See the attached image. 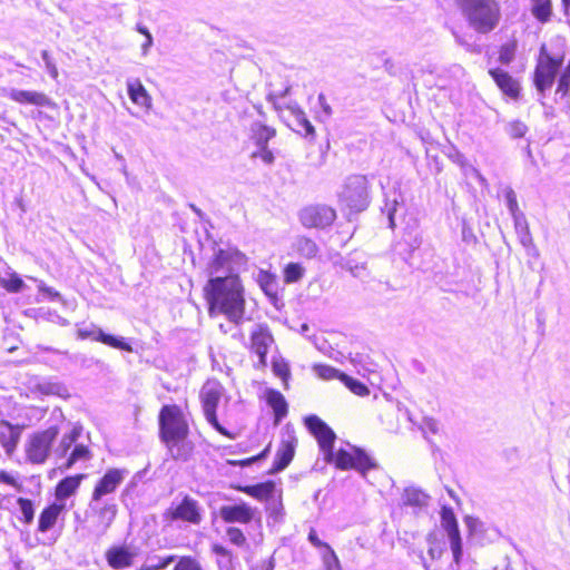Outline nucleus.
Here are the masks:
<instances>
[{"mask_svg":"<svg viewBox=\"0 0 570 570\" xmlns=\"http://www.w3.org/2000/svg\"><path fill=\"white\" fill-rule=\"evenodd\" d=\"M429 554L432 559H438L442 554V549L440 547H430Z\"/></svg>","mask_w":570,"mask_h":570,"instance_id":"61","label":"nucleus"},{"mask_svg":"<svg viewBox=\"0 0 570 570\" xmlns=\"http://www.w3.org/2000/svg\"><path fill=\"white\" fill-rule=\"evenodd\" d=\"M317 100H318V105L320 107L322 108L323 112L326 115V116H331L332 115V107L328 105V102L326 101V98L323 94L318 95L317 97Z\"/></svg>","mask_w":570,"mask_h":570,"instance_id":"57","label":"nucleus"},{"mask_svg":"<svg viewBox=\"0 0 570 570\" xmlns=\"http://www.w3.org/2000/svg\"><path fill=\"white\" fill-rule=\"evenodd\" d=\"M368 187L366 176H348L338 191L340 204L352 213H358L366 209L370 204Z\"/></svg>","mask_w":570,"mask_h":570,"instance_id":"6","label":"nucleus"},{"mask_svg":"<svg viewBox=\"0 0 570 570\" xmlns=\"http://www.w3.org/2000/svg\"><path fill=\"white\" fill-rule=\"evenodd\" d=\"M65 509L62 503H53L47 507L39 517L38 530L40 532H47L56 524L58 517Z\"/></svg>","mask_w":570,"mask_h":570,"instance_id":"27","label":"nucleus"},{"mask_svg":"<svg viewBox=\"0 0 570 570\" xmlns=\"http://www.w3.org/2000/svg\"><path fill=\"white\" fill-rule=\"evenodd\" d=\"M128 475L129 471L127 469L114 468L107 470L96 483L90 499L106 501L105 497L112 494Z\"/></svg>","mask_w":570,"mask_h":570,"instance_id":"15","label":"nucleus"},{"mask_svg":"<svg viewBox=\"0 0 570 570\" xmlns=\"http://www.w3.org/2000/svg\"><path fill=\"white\" fill-rule=\"evenodd\" d=\"M273 336L266 325H256L250 333V348L258 356V365H266V355L273 344Z\"/></svg>","mask_w":570,"mask_h":570,"instance_id":"18","label":"nucleus"},{"mask_svg":"<svg viewBox=\"0 0 570 570\" xmlns=\"http://www.w3.org/2000/svg\"><path fill=\"white\" fill-rule=\"evenodd\" d=\"M514 228L517 235L519 237L520 243L523 247L529 248L532 246V237L529 230V226L525 219V216L522 214H517L513 216Z\"/></svg>","mask_w":570,"mask_h":570,"instance_id":"33","label":"nucleus"},{"mask_svg":"<svg viewBox=\"0 0 570 570\" xmlns=\"http://www.w3.org/2000/svg\"><path fill=\"white\" fill-rule=\"evenodd\" d=\"M224 387L217 381H207L200 390V401L203 411L208 423L220 434L234 439L223 425L219 424L216 416V409L223 396Z\"/></svg>","mask_w":570,"mask_h":570,"instance_id":"9","label":"nucleus"},{"mask_svg":"<svg viewBox=\"0 0 570 570\" xmlns=\"http://www.w3.org/2000/svg\"><path fill=\"white\" fill-rule=\"evenodd\" d=\"M257 512V509L252 508L245 502L234 505H223L219 509L220 518L227 523H249Z\"/></svg>","mask_w":570,"mask_h":570,"instance_id":"20","label":"nucleus"},{"mask_svg":"<svg viewBox=\"0 0 570 570\" xmlns=\"http://www.w3.org/2000/svg\"><path fill=\"white\" fill-rule=\"evenodd\" d=\"M250 570H274V561L272 559L262 561L254 566Z\"/></svg>","mask_w":570,"mask_h":570,"instance_id":"58","label":"nucleus"},{"mask_svg":"<svg viewBox=\"0 0 570 570\" xmlns=\"http://www.w3.org/2000/svg\"><path fill=\"white\" fill-rule=\"evenodd\" d=\"M441 527L446 532L450 541V548L452 550L453 561L455 563V568L452 567V570H458L463 553L462 539L454 512L449 507H443L441 510Z\"/></svg>","mask_w":570,"mask_h":570,"instance_id":"13","label":"nucleus"},{"mask_svg":"<svg viewBox=\"0 0 570 570\" xmlns=\"http://www.w3.org/2000/svg\"><path fill=\"white\" fill-rule=\"evenodd\" d=\"M283 119L287 126L295 132L304 137H314L315 129L311 121L307 119L305 112L297 104H289L283 110Z\"/></svg>","mask_w":570,"mask_h":570,"instance_id":"17","label":"nucleus"},{"mask_svg":"<svg viewBox=\"0 0 570 570\" xmlns=\"http://www.w3.org/2000/svg\"><path fill=\"white\" fill-rule=\"evenodd\" d=\"M8 97L21 105H33L37 107H52V100L43 92L33 90L10 89Z\"/></svg>","mask_w":570,"mask_h":570,"instance_id":"21","label":"nucleus"},{"mask_svg":"<svg viewBox=\"0 0 570 570\" xmlns=\"http://www.w3.org/2000/svg\"><path fill=\"white\" fill-rule=\"evenodd\" d=\"M159 424L161 438L168 445L171 455L175 459L185 460L186 455L180 453L179 449L175 452L176 445L185 440L188 432L187 423L179 409L177 406H164L159 414Z\"/></svg>","mask_w":570,"mask_h":570,"instance_id":"5","label":"nucleus"},{"mask_svg":"<svg viewBox=\"0 0 570 570\" xmlns=\"http://www.w3.org/2000/svg\"><path fill=\"white\" fill-rule=\"evenodd\" d=\"M117 511V504L112 499H106V501L90 499L86 513L89 532L98 538L105 535L112 524Z\"/></svg>","mask_w":570,"mask_h":570,"instance_id":"8","label":"nucleus"},{"mask_svg":"<svg viewBox=\"0 0 570 570\" xmlns=\"http://www.w3.org/2000/svg\"><path fill=\"white\" fill-rule=\"evenodd\" d=\"M305 273V268L299 263H289L284 269L285 283L298 282Z\"/></svg>","mask_w":570,"mask_h":570,"instance_id":"36","label":"nucleus"},{"mask_svg":"<svg viewBox=\"0 0 570 570\" xmlns=\"http://www.w3.org/2000/svg\"><path fill=\"white\" fill-rule=\"evenodd\" d=\"M343 267L348 271L352 276L357 278H363L366 276V265L364 263L355 262L352 258H348Z\"/></svg>","mask_w":570,"mask_h":570,"instance_id":"45","label":"nucleus"},{"mask_svg":"<svg viewBox=\"0 0 570 570\" xmlns=\"http://www.w3.org/2000/svg\"><path fill=\"white\" fill-rule=\"evenodd\" d=\"M127 91L130 100L145 109H150L151 107V97L142 86L139 79H129L127 81Z\"/></svg>","mask_w":570,"mask_h":570,"instance_id":"25","label":"nucleus"},{"mask_svg":"<svg viewBox=\"0 0 570 570\" xmlns=\"http://www.w3.org/2000/svg\"><path fill=\"white\" fill-rule=\"evenodd\" d=\"M38 289L46 298L50 301H57L60 298V294L52 287L47 286L43 282H39Z\"/></svg>","mask_w":570,"mask_h":570,"instance_id":"53","label":"nucleus"},{"mask_svg":"<svg viewBox=\"0 0 570 570\" xmlns=\"http://www.w3.org/2000/svg\"><path fill=\"white\" fill-rule=\"evenodd\" d=\"M77 336L80 340H92L96 342H101L108 346L114 348H118L126 352H131V345L126 342L124 337L114 336L110 334H106L100 327L95 324H89L87 326L78 327Z\"/></svg>","mask_w":570,"mask_h":570,"instance_id":"16","label":"nucleus"},{"mask_svg":"<svg viewBox=\"0 0 570 570\" xmlns=\"http://www.w3.org/2000/svg\"><path fill=\"white\" fill-rule=\"evenodd\" d=\"M108 566L115 570L130 568L137 557L135 548L126 544L111 546L105 553Z\"/></svg>","mask_w":570,"mask_h":570,"instance_id":"19","label":"nucleus"},{"mask_svg":"<svg viewBox=\"0 0 570 570\" xmlns=\"http://www.w3.org/2000/svg\"><path fill=\"white\" fill-rule=\"evenodd\" d=\"M58 434V426L52 425L43 431H38L30 435L26 445L28 460L35 464L45 463L52 451V443L57 439Z\"/></svg>","mask_w":570,"mask_h":570,"instance_id":"10","label":"nucleus"},{"mask_svg":"<svg viewBox=\"0 0 570 570\" xmlns=\"http://www.w3.org/2000/svg\"><path fill=\"white\" fill-rule=\"evenodd\" d=\"M174 570H204L199 561L193 557H181Z\"/></svg>","mask_w":570,"mask_h":570,"instance_id":"47","label":"nucleus"},{"mask_svg":"<svg viewBox=\"0 0 570 570\" xmlns=\"http://www.w3.org/2000/svg\"><path fill=\"white\" fill-rule=\"evenodd\" d=\"M464 10L478 32L491 31L499 21V7L492 0H466Z\"/></svg>","mask_w":570,"mask_h":570,"instance_id":"7","label":"nucleus"},{"mask_svg":"<svg viewBox=\"0 0 570 570\" xmlns=\"http://www.w3.org/2000/svg\"><path fill=\"white\" fill-rule=\"evenodd\" d=\"M226 537L236 547H245L247 543L244 532L236 527H228L226 529Z\"/></svg>","mask_w":570,"mask_h":570,"instance_id":"42","label":"nucleus"},{"mask_svg":"<svg viewBox=\"0 0 570 570\" xmlns=\"http://www.w3.org/2000/svg\"><path fill=\"white\" fill-rule=\"evenodd\" d=\"M308 541L318 549H322L323 551H326V547H330L327 543L321 541L316 534L315 530H311L308 533Z\"/></svg>","mask_w":570,"mask_h":570,"instance_id":"55","label":"nucleus"},{"mask_svg":"<svg viewBox=\"0 0 570 570\" xmlns=\"http://www.w3.org/2000/svg\"><path fill=\"white\" fill-rule=\"evenodd\" d=\"M212 550L217 557L226 559V569L229 570L233 562L232 552L220 544H214L212 547Z\"/></svg>","mask_w":570,"mask_h":570,"instance_id":"50","label":"nucleus"},{"mask_svg":"<svg viewBox=\"0 0 570 570\" xmlns=\"http://www.w3.org/2000/svg\"><path fill=\"white\" fill-rule=\"evenodd\" d=\"M292 248L297 255L307 259L315 258L320 252L317 244L305 236L296 237L292 244Z\"/></svg>","mask_w":570,"mask_h":570,"instance_id":"29","label":"nucleus"},{"mask_svg":"<svg viewBox=\"0 0 570 570\" xmlns=\"http://www.w3.org/2000/svg\"><path fill=\"white\" fill-rule=\"evenodd\" d=\"M528 128L527 126L521 121H512L508 124L507 131L512 138H521L525 135Z\"/></svg>","mask_w":570,"mask_h":570,"instance_id":"49","label":"nucleus"},{"mask_svg":"<svg viewBox=\"0 0 570 570\" xmlns=\"http://www.w3.org/2000/svg\"><path fill=\"white\" fill-rule=\"evenodd\" d=\"M205 296L209 305V315H225L228 321L238 325L244 320L245 297L244 286L239 277L226 279H208L204 287Z\"/></svg>","mask_w":570,"mask_h":570,"instance_id":"2","label":"nucleus"},{"mask_svg":"<svg viewBox=\"0 0 570 570\" xmlns=\"http://www.w3.org/2000/svg\"><path fill=\"white\" fill-rule=\"evenodd\" d=\"M307 429L317 439L326 462H333L340 470H355L365 479L370 470L376 469L377 463L363 450L351 448L333 451L335 434L318 416L311 415L305 419Z\"/></svg>","mask_w":570,"mask_h":570,"instance_id":"1","label":"nucleus"},{"mask_svg":"<svg viewBox=\"0 0 570 570\" xmlns=\"http://www.w3.org/2000/svg\"><path fill=\"white\" fill-rule=\"evenodd\" d=\"M42 60L45 62V67L47 69V72L53 78L57 79L58 77V69L52 61L51 57L49 56V52L47 50H43L41 52Z\"/></svg>","mask_w":570,"mask_h":570,"instance_id":"51","label":"nucleus"},{"mask_svg":"<svg viewBox=\"0 0 570 570\" xmlns=\"http://www.w3.org/2000/svg\"><path fill=\"white\" fill-rule=\"evenodd\" d=\"M341 382H343L344 385L351 392H353L354 394H356L358 396H365V395H367L370 393V391H368L366 385H364L360 381L354 380L353 377H351V376H348L346 374H342Z\"/></svg>","mask_w":570,"mask_h":570,"instance_id":"38","label":"nucleus"},{"mask_svg":"<svg viewBox=\"0 0 570 570\" xmlns=\"http://www.w3.org/2000/svg\"><path fill=\"white\" fill-rule=\"evenodd\" d=\"M17 502L19 504L23 521L26 523H31L35 517L32 502L24 498H19Z\"/></svg>","mask_w":570,"mask_h":570,"instance_id":"46","label":"nucleus"},{"mask_svg":"<svg viewBox=\"0 0 570 570\" xmlns=\"http://www.w3.org/2000/svg\"><path fill=\"white\" fill-rule=\"evenodd\" d=\"M176 559L175 556L168 557H158L151 556L148 557L145 563L141 566L140 570H163Z\"/></svg>","mask_w":570,"mask_h":570,"instance_id":"34","label":"nucleus"},{"mask_svg":"<svg viewBox=\"0 0 570 570\" xmlns=\"http://www.w3.org/2000/svg\"><path fill=\"white\" fill-rule=\"evenodd\" d=\"M265 400L274 411L276 423L286 416L287 402L281 392L273 389H267L265 391Z\"/></svg>","mask_w":570,"mask_h":570,"instance_id":"26","label":"nucleus"},{"mask_svg":"<svg viewBox=\"0 0 570 570\" xmlns=\"http://www.w3.org/2000/svg\"><path fill=\"white\" fill-rule=\"evenodd\" d=\"M532 13L541 22L549 20L551 16V1L550 0H532Z\"/></svg>","mask_w":570,"mask_h":570,"instance_id":"35","label":"nucleus"},{"mask_svg":"<svg viewBox=\"0 0 570 570\" xmlns=\"http://www.w3.org/2000/svg\"><path fill=\"white\" fill-rule=\"evenodd\" d=\"M322 559L325 570H341L338 559L331 547H326V551H322Z\"/></svg>","mask_w":570,"mask_h":570,"instance_id":"43","label":"nucleus"},{"mask_svg":"<svg viewBox=\"0 0 570 570\" xmlns=\"http://www.w3.org/2000/svg\"><path fill=\"white\" fill-rule=\"evenodd\" d=\"M503 196L505 199L507 207L512 217L515 216L517 214H522L518 206L517 195L511 187H507L503 190Z\"/></svg>","mask_w":570,"mask_h":570,"instance_id":"44","label":"nucleus"},{"mask_svg":"<svg viewBox=\"0 0 570 570\" xmlns=\"http://www.w3.org/2000/svg\"><path fill=\"white\" fill-rule=\"evenodd\" d=\"M562 63V57H552L548 53L546 46L541 47L538 65L534 71V85L542 95L551 88L554 77Z\"/></svg>","mask_w":570,"mask_h":570,"instance_id":"11","label":"nucleus"},{"mask_svg":"<svg viewBox=\"0 0 570 570\" xmlns=\"http://www.w3.org/2000/svg\"><path fill=\"white\" fill-rule=\"evenodd\" d=\"M569 88H570V65L567 66L564 72L562 73V76L559 80V86L557 88L556 96L560 97L561 99L566 98L567 94L569 91Z\"/></svg>","mask_w":570,"mask_h":570,"instance_id":"48","label":"nucleus"},{"mask_svg":"<svg viewBox=\"0 0 570 570\" xmlns=\"http://www.w3.org/2000/svg\"><path fill=\"white\" fill-rule=\"evenodd\" d=\"M82 433V425L76 423L63 433L57 446L52 450L57 459L65 460L59 464L60 470H69L79 462H87L91 459V452L85 444L77 443Z\"/></svg>","mask_w":570,"mask_h":570,"instance_id":"4","label":"nucleus"},{"mask_svg":"<svg viewBox=\"0 0 570 570\" xmlns=\"http://www.w3.org/2000/svg\"><path fill=\"white\" fill-rule=\"evenodd\" d=\"M402 197L400 194H396L394 191V196L392 199H390L389 197L386 198L385 200V206H384V212L386 213L387 215V218H389V225L391 228H394L395 226V213L397 210V206L400 205V202H402Z\"/></svg>","mask_w":570,"mask_h":570,"instance_id":"37","label":"nucleus"},{"mask_svg":"<svg viewBox=\"0 0 570 570\" xmlns=\"http://www.w3.org/2000/svg\"><path fill=\"white\" fill-rule=\"evenodd\" d=\"M274 483L272 481L259 483L256 485H246L240 488V491L257 499V500H267L274 491Z\"/></svg>","mask_w":570,"mask_h":570,"instance_id":"32","label":"nucleus"},{"mask_svg":"<svg viewBox=\"0 0 570 570\" xmlns=\"http://www.w3.org/2000/svg\"><path fill=\"white\" fill-rule=\"evenodd\" d=\"M392 67H393V66H392L389 61H386V62H385V69H386L391 75H395V72L392 70Z\"/></svg>","mask_w":570,"mask_h":570,"instance_id":"64","label":"nucleus"},{"mask_svg":"<svg viewBox=\"0 0 570 570\" xmlns=\"http://www.w3.org/2000/svg\"><path fill=\"white\" fill-rule=\"evenodd\" d=\"M83 479V474L67 476L62 479L56 487V498L58 501H63L73 495Z\"/></svg>","mask_w":570,"mask_h":570,"instance_id":"28","label":"nucleus"},{"mask_svg":"<svg viewBox=\"0 0 570 570\" xmlns=\"http://www.w3.org/2000/svg\"><path fill=\"white\" fill-rule=\"evenodd\" d=\"M517 43L514 40H510L504 43L499 51V61L503 65H509L515 55Z\"/></svg>","mask_w":570,"mask_h":570,"instance_id":"41","label":"nucleus"},{"mask_svg":"<svg viewBox=\"0 0 570 570\" xmlns=\"http://www.w3.org/2000/svg\"><path fill=\"white\" fill-rule=\"evenodd\" d=\"M0 481L7 484L16 485L14 478L4 471H0Z\"/></svg>","mask_w":570,"mask_h":570,"instance_id":"60","label":"nucleus"},{"mask_svg":"<svg viewBox=\"0 0 570 570\" xmlns=\"http://www.w3.org/2000/svg\"><path fill=\"white\" fill-rule=\"evenodd\" d=\"M259 150L254 154L255 157H259L264 163L272 164L274 161L273 153L265 147H258Z\"/></svg>","mask_w":570,"mask_h":570,"instance_id":"54","label":"nucleus"},{"mask_svg":"<svg viewBox=\"0 0 570 570\" xmlns=\"http://www.w3.org/2000/svg\"><path fill=\"white\" fill-rule=\"evenodd\" d=\"M424 428L432 433H436L439 430V424L434 419L428 417L424 420Z\"/></svg>","mask_w":570,"mask_h":570,"instance_id":"59","label":"nucleus"},{"mask_svg":"<svg viewBox=\"0 0 570 570\" xmlns=\"http://www.w3.org/2000/svg\"><path fill=\"white\" fill-rule=\"evenodd\" d=\"M275 129L265 126L262 122H254L252 125V137L257 147L267 146L268 141L275 136Z\"/></svg>","mask_w":570,"mask_h":570,"instance_id":"31","label":"nucleus"},{"mask_svg":"<svg viewBox=\"0 0 570 570\" xmlns=\"http://www.w3.org/2000/svg\"><path fill=\"white\" fill-rule=\"evenodd\" d=\"M294 456V444L291 441L282 442L279 449L277 450L274 470L282 471L284 470L293 460Z\"/></svg>","mask_w":570,"mask_h":570,"instance_id":"30","label":"nucleus"},{"mask_svg":"<svg viewBox=\"0 0 570 570\" xmlns=\"http://www.w3.org/2000/svg\"><path fill=\"white\" fill-rule=\"evenodd\" d=\"M21 435V429L14 426L8 422H4L0 426V444L4 449L8 455H11L19 442Z\"/></svg>","mask_w":570,"mask_h":570,"instance_id":"24","label":"nucleus"},{"mask_svg":"<svg viewBox=\"0 0 570 570\" xmlns=\"http://www.w3.org/2000/svg\"><path fill=\"white\" fill-rule=\"evenodd\" d=\"M266 281L262 283V288L267 295H273L275 292V281L269 276H265Z\"/></svg>","mask_w":570,"mask_h":570,"instance_id":"56","label":"nucleus"},{"mask_svg":"<svg viewBox=\"0 0 570 570\" xmlns=\"http://www.w3.org/2000/svg\"><path fill=\"white\" fill-rule=\"evenodd\" d=\"M218 567L220 570L226 569V559L219 558L218 559Z\"/></svg>","mask_w":570,"mask_h":570,"instance_id":"63","label":"nucleus"},{"mask_svg":"<svg viewBox=\"0 0 570 570\" xmlns=\"http://www.w3.org/2000/svg\"><path fill=\"white\" fill-rule=\"evenodd\" d=\"M273 371L274 373L286 381V379L289 375V368L288 365L283 361H274L273 362Z\"/></svg>","mask_w":570,"mask_h":570,"instance_id":"52","label":"nucleus"},{"mask_svg":"<svg viewBox=\"0 0 570 570\" xmlns=\"http://www.w3.org/2000/svg\"><path fill=\"white\" fill-rule=\"evenodd\" d=\"M335 210L326 205H311L299 213V220L307 228H325L335 220Z\"/></svg>","mask_w":570,"mask_h":570,"instance_id":"14","label":"nucleus"},{"mask_svg":"<svg viewBox=\"0 0 570 570\" xmlns=\"http://www.w3.org/2000/svg\"><path fill=\"white\" fill-rule=\"evenodd\" d=\"M246 256L235 247L214 248L213 256L207 263L206 273L212 278L226 279L239 277V272L246 265Z\"/></svg>","mask_w":570,"mask_h":570,"instance_id":"3","label":"nucleus"},{"mask_svg":"<svg viewBox=\"0 0 570 570\" xmlns=\"http://www.w3.org/2000/svg\"><path fill=\"white\" fill-rule=\"evenodd\" d=\"M0 285L9 293H19L24 287L23 281L16 273H11L9 278H0Z\"/></svg>","mask_w":570,"mask_h":570,"instance_id":"40","label":"nucleus"},{"mask_svg":"<svg viewBox=\"0 0 570 570\" xmlns=\"http://www.w3.org/2000/svg\"><path fill=\"white\" fill-rule=\"evenodd\" d=\"M314 373L322 380H334L338 379L341 381L342 372L334 368L330 365L315 364L313 366Z\"/></svg>","mask_w":570,"mask_h":570,"instance_id":"39","label":"nucleus"},{"mask_svg":"<svg viewBox=\"0 0 570 570\" xmlns=\"http://www.w3.org/2000/svg\"><path fill=\"white\" fill-rule=\"evenodd\" d=\"M153 46V38H146L145 42L141 45L142 56H146L149 48Z\"/></svg>","mask_w":570,"mask_h":570,"instance_id":"62","label":"nucleus"},{"mask_svg":"<svg viewBox=\"0 0 570 570\" xmlns=\"http://www.w3.org/2000/svg\"><path fill=\"white\" fill-rule=\"evenodd\" d=\"M164 518L168 521H184L190 524H199L203 520V509L199 502L189 495L180 501H174L165 511Z\"/></svg>","mask_w":570,"mask_h":570,"instance_id":"12","label":"nucleus"},{"mask_svg":"<svg viewBox=\"0 0 570 570\" xmlns=\"http://www.w3.org/2000/svg\"><path fill=\"white\" fill-rule=\"evenodd\" d=\"M489 73L504 95L513 99L518 98L520 91L519 82L507 71L493 68L489 70Z\"/></svg>","mask_w":570,"mask_h":570,"instance_id":"22","label":"nucleus"},{"mask_svg":"<svg viewBox=\"0 0 570 570\" xmlns=\"http://www.w3.org/2000/svg\"><path fill=\"white\" fill-rule=\"evenodd\" d=\"M401 501L403 505L411 507L415 512L425 509L430 502V495L415 487L404 489Z\"/></svg>","mask_w":570,"mask_h":570,"instance_id":"23","label":"nucleus"}]
</instances>
